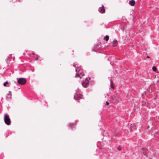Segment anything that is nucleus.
Instances as JSON below:
<instances>
[{"mask_svg":"<svg viewBox=\"0 0 159 159\" xmlns=\"http://www.w3.org/2000/svg\"><path fill=\"white\" fill-rule=\"evenodd\" d=\"M73 66L75 68V71L77 72L75 76V77H79L81 78L84 75L82 69V67L79 66V64H74Z\"/></svg>","mask_w":159,"mask_h":159,"instance_id":"obj_1","label":"nucleus"},{"mask_svg":"<svg viewBox=\"0 0 159 159\" xmlns=\"http://www.w3.org/2000/svg\"><path fill=\"white\" fill-rule=\"evenodd\" d=\"M83 98L82 93L79 88L76 90V93L74 96V98L75 100H80Z\"/></svg>","mask_w":159,"mask_h":159,"instance_id":"obj_2","label":"nucleus"},{"mask_svg":"<svg viewBox=\"0 0 159 159\" xmlns=\"http://www.w3.org/2000/svg\"><path fill=\"white\" fill-rule=\"evenodd\" d=\"M4 121L7 125H9L11 124V121L9 116L7 113H6L4 115Z\"/></svg>","mask_w":159,"mask_h":159,"instance_id":"obj_3","label":"nucleus"},{"mask_svg":"<svg viewBox=\"0 0 159 159\" xmlns=\"http://www.w3.org/2000/svg\"><path fill=\"white\" fill-rule=\"evenodd\" d=\"M108 60L109 61H110V63L111 65H112L113 63L115 64L117 62L118 60H119L116 58H115L113 56H111L108 57Z\"/></svg>","mask_w":159,"mask_h":159,"instance_id":"obj_4","label":"nucleus"},{"mask_svg":"<svg viewBox=\"0 0 159 159\" xmlns=\"http://www.w3.org/2000/svg\"><path fill=\"white\" fill-rule=\"evenodd\" d=\"M17 82L18 83L21 85H23L25 84L27 80L25 78H17Z\"/></svg>","mask_w":159,"mask_h":159,"instance_id":"obj_5","label":"nucleus"},{"mask_svg":"<svg viewBox=\"0 0 159 159\" xmlns=\"http://www.w3.org/2000/svg\"><path fill=\"white\" fill-rule=\"evenodd\" d=\"M101 44L100 43H97V44H94V48L96 50H99L100 48L102 47Z\"/></svg>","mask_w":159,"mask_h":159,"instance_id":"obj_6","label":"nucleus"},{"mask_svg":"<svg viewBox=\"0 0 159 159\" xmlns=\"http://www.w3.org/2000/svg\"><path fill=\"white\" fill-rule=\"evenodd\" d=\"M98 11L102 13H104L105 11V10L104 8V6L103 5H102V7H100L99 8Z\"/></svg>","mask_w":159,"mask_h":159,"instance_id":"obj_7","label":"nucleus"},{"mask_svg":"<svg viewBox=\"0 0 159 159\" xmlns=\"http://www.w3.org/2000/svg\"><path fill=\"white\" fill-rule=\"evenodd\" d=\"M136 125L134 124H131L130 126V132H132L134 130L136 129Z\"/></svg>","mask_w":159,"mask_h":159,"instance_id":"obj_8","label":"nucleus"},{"mask_svg":"<svg viewBox=\"0 0 159 159\" xmlns=\"http://www.w3.org/2000/svg\"><path fill=\"white\" fill-rule=\"evenodd\" d=\"M89 84V81H84L82 82V86L84 88H86L87 87V86Z\"/></svg>","mask_w":159,"mask_h":159,"instance_id":"obj_9","label":"nucleus"},{"mask_svg":"<svg viewBox=\"0 0 159 159\" xmlns=\"http://www.w3.org/2000/svg\"><path fill=\"white\" fill-rule=\"evenodd\" d=\"M76 125V122L73 123H70V124H69V127H70L71 129H72L73 128H74V126H75Z\"/></svg>","mask_w":159,"mask_h":159,"instance_id":"obj_10","label":"nucleus"},{"mask_svg":"<svg viewBox=\"0 0 159 159\" xmlns=\"http://www.w3.org/2000/svg\"><path fill=\"white\" fill-rule=\"evenodd\" d=\"M129 3L131 6H134L135 4V2L134 0H131L129 1Z\"/></svg>","mask_w":159,"mask_h":159,"instance_id":"obj_11","label":"nucleus"},{"mask_svg":"<svg viewBox=\"0 0 159 159\" xmlns=\"http://www.w3.org/2000/svg\"><path fill=\"white\" fill-rule=\"evenodd\" d=\"M13 132L15 133V132H11L9 130H8L5 135H6V137H7L9 135L11 134Z\"/></svg>","mask_w":159,"mask_h":159,"instance_id":"obj_12","label":"nucleus"},{"mask_svg":"<svg viewBox=\"0 0 159 159\" xmlns=\"http://www.w3.org/2000/svg\"><path fill=\"white\" fill-rule=\"evenodd\" d=\"M11 92L10 91L9 92V93L7 94V98L9 99H11Z\"/></svg>","mask_w":159,"mask_h":159,"instance_id":"obj_13","label":"nucleus"},{"mask_svg":"<svg viewBox=\"0 0 159 159\" xmlns=\"http://www.w3.org/2000/svg\"><path fill=\"white\" fill-rule=\"evenodd\" d=\"M104 39L106 41H107L109 40V36L107 35H106Z\"/></svg>","mask_w":159,"mask_h":159,"instance_id":"obj_14","label":"nucleus"},{"mask_svg":"<svg viewBox=\"0 0 159 159\" xmlns=\"http://www.w3.org/2000/svg\"><path fill=\"white\" fill-rule=\"evenodd\" d=\"M152 70L154 71H156L157 70V68L156 66H153L152 67Z\"/></svg>","mask_w":159,"mask_h":159,"instance_id":"obj_15","label":"nucleus"},{"mask_svg":"<svg viewBox=\"0 0 159 159\" xmlns=\"http://www.w3.org/2000/svg\"><path fill=\"white\" fill-rule=\"evenodd\" d=\"M117 40L116 39H115L112 42V43L116 45L117 44Z\"/></svg>","mask_w":159,"mask_h":159,"instance_id":"obj_16","label":"nucleus"},{"mask_svg":"<svg viewBox=\"0 0 159 159\" xmlns=\"http://www.w3.org/2000/svg\"><path fill=\"white\" fill-rule=\"evenodd\" d=\"M117 149L119 151H120L122 150V148L121 147V146H119L117 148Z\"/></svg>","mask_w":159,"mask_h":159,"instance_id":"obj_17","label":"nucleus"},{"mask_svg":"<svg viewBox=\"0 0 159 159\" xmlns=\"http://www.w3.org/2000/svg\"><path fill=\"white\" fill-rule=\"evenodd\" d=\"M110 82H111V87L112 88H113V81L111 79H110Z\"/></svg>","mask_w":159,"mask_h":159,"instance_id":"obj_18","label":"nucleus"},{"mask_svg":"<svg viewBox=\"0 0 159 159\" xmlns=\"http://www.w3.org/2000/svg\"><path fill=\"white\" fill-rule=\"evenodd\" d=\"M112 98L113 100H114L115 101H116L117 100V98L115 95H113L112 96Z\"/></svg>","mask_w":159,"mask_h":159,"instance_id":"obj_19","label":"nucleus"},{"mask_svg":"<svg viewBox=\"0 0 159 159\" xmlns=\"http://www.w3.org/2000/svg\"><path fill=\"white\" fill-rule=\"evenodd\" d=\"M158 133V132H155L154 134H152V136L155 137L157 135Z\"/></svg>","mask_w":159,"mask_h":159,"instance_id":"obj_20","label":"nucleus"},{"mask_svg":"<svg viewBox=\"0 0 159 159\" xmlns=\"http://www.w3.org/2000/svg\"><path fill=\"white\" fill-rule=\"evenodd\" d=\"M158 133V132H155L154 134H152V136L155 137L157 135Z\"/></svg>","mask_w":159,"mask_h":159,"instance_id":"obj_21","label":"nucleus"},{"mask_svg":"<svg viewBox=\"0 0 159 159\" xmlns=\"http://www.w3.org/2000/svg\"><path fill=\"white\" fill-rule=\"evenodd\" d=\"M8 83V82L7 81H6V82H4L3 84V85L4 86H6L7 85V84Z\"/></svg>","mask_w":159,"mask_h":159,"instance_id":"obj_22","label":"nucleus"},{"mask_svg":"<svg viewBox=\"0 0 159 159\" xmlns=\"http://www.w3.org/2000/svg\"><path fill=\"white\" fill-rule=\"evenodd\" d=\"M91 78L90 77H89V78H86V80L85 81H89V80H90Z\"/></svg>","mask_w":159,"mask_h":159,"instance_id":"obj_23","label":"nucleus"},{"mask_svg":"<svg viewBox=\"0 0 159 159\" xmlns=\"http://www.w3.org/2000/svg\"><path fill=\"white\" fill-rule=\"evenodd\" d=\"M142 105H145L146 104V101L144 100H143L142 101Z\"/></svg>","mask_w":159,"mask_h":159,"instance_id":"obj_24","label":"nucleus"},{"mask_svg":"<svg viewBox=\"0 0 159 159\" xmlns=\"http://www.w3.org/2000/svg\"><path fill=\"white\" fill-rule=\"evenodd\" d=\"M109 104V102H108L107 101L106 102V105L107 106Z\"/></svg>","mask_w":159,"mask_h":159,"instance_id":"obj_25","label":"nucleus"},{"mask_svg":"<svg viewBox=\"0 0 159 159\" xmlns=\"http://www.w3.org/2000/svg\"><path fill=\"white\" fill-rule=\"evenodd\" d=\"M92 51H94V52H97V50H96V49H92Z\"/></svg>","mask_w":159,"mask_h":159,"instance_id":"obj_26","label":"nucleus"},{"mask_svg":"<svg viewBox=\"0 0 159 159\" xmlns=\"http://www.w3.org/2000/svg\"><path fill=\"white\" fill-rule=\"evenodd\" d=\"M112 135L113 136H116V134H115L114 133V134H112Z\"/></svg>","mask_w":159,"mask_h":159,"instance_id":"obj_27","label":"nucleus"},{"mask_svg":"<svg viewBox=\"0 0 159 159\" xmlns=\"http://www.w3.org/2000/svg\"><path fill=\"white\" fill-rule=\"evenodd\" d=\"M38 59H39L38 57H37V58H36L35 59V61L37 60H38Z\"/></svg>","mask_w":159,"mask_h":159,"instance_id":"obj_28","label":"nucleus"},{"mask_svg":"<svg viewBox=\"0 0 159 159\" xmlns=\"http://www.w3.org/2000/svg\"><path fill=\"white\" fill-rule=\"evenodd\" d=\"M21 1V0H17L16 2H20Z\"/></svg>","mask_w":159,"mask_h":159,"instance_id":"obj_29","label":"nucleus"},{"mask_svg":"<svg viewBox=\"0 0 159 159\" xmlns=\"http://www.w3.org/2000/svg\"><path fill=\"white\" fill-rule=\"evenodd\" d=\"M23 55H25L26 54V53L25 52H24L23 53Z\"/></svg>","mask_w":159,"mask_h":159,"instance_id":"obj_30","label":"nucleus"},{"mask_svg":"<svg viewBox=\"0 0 159 159\" xmlns=\"http://www.w3.org/2000/svg\"><path fill=\"white\" fill-rule=\"evenodd\" d=\"M2 154H3L1 153V155H0V157H1L2 155Z\"/></svg>","mask_w":159,"mask_h":159,"instance_id":"obj_31","label":"nucleus"},{"mask_svg":"<svg viewBox=\"0 0 159 159\" xmlns=\"http://www.w3.org/2000/svg\"><path fill=\"white\" fill-rule=\"evenodd\" d=\"M143 154L144 155H145V154L144 153V152H143Z\"/></svg>","mask_w":159,"mask_h":159,"instance_id":"obj_32","label":"nucleus"},{"mask_svg":"<svg viewBox=\"0 0 159 159\" xmlns=\"http://www.w3.org/2000/svg\"><path fill=\"white\" fill-rule=\"evenodd\" d=\"M33 54H34V52H33Z\"/></svg>","mask_w":159,"mask_h":159,"instance_id":"obj_33","label":"nucleus"},{"mask_svg":"<svg viewBox=\"0 0 159 159\" xmlns=\"http://www.w3.org/2000/svg\"><path fill=\"white\" fill-rule=\"evenodd\" d=\"M101 158H102V159H103V158L102 157H101Z\"/></svg>","mask_w":159,"mask_h":159,"instance_id":"obj_34","label":"nucleus"}]
</instances>
